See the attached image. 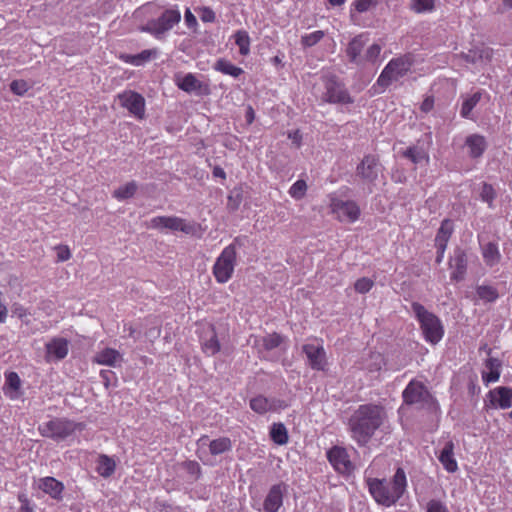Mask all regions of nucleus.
<instances>
[{"mask_svg":"<svg viewBox=\"0 0 512 512\" xmlns=\"http://www.w3.org/2000/svg\"><path fill=\"white\" fill-rule=\"evenodd\" d=\"M387 418L383 406L377 404L360 405L349 418V430L353 440L365 446Z\"/></svg>","mask_w":512,"mask_h":512,"instance_id":"obj_1","label":"nucleus"},{"mask_svg":"<svg viewBox=\"0 0 512 512\" xmlns=\"http://www.w3.org/2000/svg\"><path fill=\"white\" fill-rule=\"evenodd\" d=\"M367 486L373 499L384 507L395 505L407 491V476L403 468L398 467L390 480L369 478Z\"/></svg>","mask_w":512,"mask_h":512,"instance_id":"obj_2","label":"nucleus"},{"mask_svg":"<svg viewBox=\"0 0 512 512\" xmlns=\"http://www.w3.org/2000/svg\"><path fill=\"white\" fill-rule=\"evenodd\" d=\"M411 310L419 322L425 341L432 345L438 344L445 333L441 319L418 302L411 304Z\"/></svg>","mask_w":512,"mask_h":512,"instance_id":"obj_3","label":"nucleus"},{"mask_svg":"<svg viewBox=\"0 0 512 512\" xmlns=\"http://www.w3.org/2000/svg\"><path fill=\"white\" fill-rule=\"evenodd\" d=\"M85 425L66 418H54L39 425V433L43 437L50 438L56 442L67 440L77 431L81 432Z\"/></svg>","mask_w":512,"mask_h":512,"instance_id":"obj_4","label":"nucleus"},{"mask_svg":"<svg viewBox=\"0 0 512 512\" xmlns=\"http://www.w3.org/2000/svg\"><path fill=\"white\" fill-rule=\"evenodd\" d=\"M181 21L180 10L175 6L163 11L156 19L149 20L140 27L142 32L149 33L157 40H163L166 34Z\"/></svg>","mask_w":512,"mask_h":512,"instance_id":"obj_5","label":"nucleus"},{"mask_svg":"<svg viewBox=\"0 0 512 512\" xmlns=\"http://www.w3.org/2000/svg\"><path fill=\"white\" fill-rule=\"evenodd\" d=\"M383 170L379 157L374 154H367L356 166L355 175L365 185L367 193L371 194L379 177L383 175Z\"/></svg>","mask_w":512,"mask_h":512,"instance_id":"obj_6","label":"nucleus"},{"mask_svg":"<svg viewBox=\"0 0 512 512\" xmlns=\"http://www.w3.org/2000/svg\"><path fill=\"white\" fill-rule=\"evenodd\" d=\"M236 259V245L231 243L222 250L213 265V275L218 283L224 284L232 278Z\"/></svg>","mask_w":512,"mask_h":512,"instance_id":"obj_7","label":"nucleus"},{"mask_svg":"<svg viewBox=\"0 0 512 512\" xmlns=\"http://www.w3.org/2000/svg\"><path fill=\"white\" fill-rule=\"evenodd\" d=\"M325 92L322 100L332 104H352L353 98L345 88L344 84L339 82L335 76H327L324 78Z\"/></svg>","mask_w":512,"mask_h":512,"instance_id":"obj_8","label":"nucleus"},{"mask_svg":"<svg viewBox=\"0 0 512 512\" xmlns=\"http://www.w3.org/2000/svg\"><path fill=\"white\" fill-rule=\"evenodd\" d=\"M410 69V62L404 58H395L382 70L377 79V84L383 88L388 87L394 81H398L405 76Z\"/></svg>","mask_w":512,"mask_h":512,"instance_id":"obj_9","label":"nucleus"},{"mask_svg":"<svg viewBox=\"0 0 512 512\" xmlns=\"http://www.w3.org/2000/svg\"><path fill=\"white\" fill-rule=\"evenodd\" d=\"M148 228L157 230H170L181 231L186 234H192L195 231V226L192 223L177 216H157L153 217L149 223Z\"/></svg>","mask_w":512,"mask_h":512,"instance_id":"obj_10","label":"nucleus"},{"mask_svg":"<svg viewBox=\"0 0 512 512\" xmlns=\"http://www.w3.org/2000/svg\"><path fill=\"white\" fill-rule=\"evenodd\" d=\"M331 212L342 222H355L360 216V208L355 201L341 200L337 197H330Z\"/></svg>","mask_w":512,"mask_h":512,"instance_id":"obj_11","label":"nucleus"},{"mask_svg":"<svg viewBox=\"0 0 512 512\" xmlns=\"http://www.w3.org/2000/svg\"><path fill=\"white\" fill-rule=\"evenodd\" d=\"M249 406L257 414H266L284 410L288 407V403L277 397L257 395L250 400Z\"/></svg>","mask_w":512,"mask_h":512,"instance_id":"obj_12","label":"nucleus"},{"mask_svg":"<svg viewBox=\"0 0 512 512\" xmlns=\"http://www.w3.org/2000/svg\"><path fill=\"white\" fill-rule=\"evenodd\" d=\"M302 351L306 355L308 364L313 370H325L327 359L326 352L322 345L308 343L303 345Z\"/></svg>","mask_w":512,"mask_h":512,"instance_id":"obj_13","label":"nucleus"},{"mask_svg":"<svg viewBox=\"0 0 512 512\" xmlns=\"http://www.w3.org/2000/svg\"><path fill=\"white\" fill-rule=\"evenodd\" d=\"M287 488L285 483H278L271 486L264 499L263 509L266 512H279L283 505V498L287 493Z\"/></svg>","mask_w":512,"mask_h":512,"instance_id":"obj_14","label":"nucleus"},{"mask_svg":"<svg viewBox=\"0 0 512 512\" xmlns=\"http://www.w3.org/2000/svg\"><path fill=\"white\" fill-rule=\"evenodd\" d=\"M330 464L339 473H348L353 468L347 451L339 446H334L327 452Z\"/></svg>","mask_w":512,"mask_h":512,"instance_id":"obj_15","label":"nucleus"},{"mask_svg":"<svg viewBox=\"0 0 512 512\" xmlns=\"http://www.w3.org/2000/svg\"><path fill=\"white\" fill-rule=\"evenodd\" d=\"M121 104L131 114L138 118H143L145 112V100L142 95L133 91H127L119 95Z\"/></svg>","mask_w":512,"mask_h":512,"instance_id":"obj_16","label":"nucleus"},{"mask_svg":"<svg viewBox=\"0 0 512 512\" xmlns=\"http://www.w3.org/2000/svg\"><path fill=\"white\" fill-rule=\"evenodd\" d=\"M463 148L471 159H480L488 148L485 136L474 133L465 138Z\"/></svg>","mask_w":512,"mask_h":512,"instance_id":"obj_17","label":"nucleus"},{"mask_svg":"<svg viewBox=\"0 0 512 512\" xmlns=\"http://www.w3.org/2000/svg\"><path fill=\"white\" fill-rule=\"evenodd\" d=\"M37 487L52 499L60 501L63 499L64 484L54 477H42L37 482Z\"/></svg>","mask_w":512,"mask_h":512,"instance_id":"obj_18","label":"nucleus"},{"mask_svg":"<svg viewBox=\"0 0 512 512\" xmlns=\"http://www.w3.org/2000/svg\"><path fill=\"white\" fill-rule=\"evenodd\" d=\"M493 54L492 48L480 45L471 48L467 52H462L459 56L467 63L478 64L491 61Z\"/></svg>","mask_w":512,"mask_h":512,"instance_id":"obj_19","label":"nucleus"},{"mask_svg":"<svg viewBox=\"0 0 512 512\" xmlns=\"http://www.w3.org/2000/svg\"><path fill=\"white\" fill-rule=\"evenodd\" d=\"M429 393L425 386L416 381H411L403 391V399L407 404H417L426 401Z\"/></svg>","mask_w":512,"mask_h":512,"instance_id":"obj_20","label":"nucleus"},{"mask_svg":"<svg viewBox=\"0 0 512 512\" xmlns=\"http://www.w3.org/2000/svg\"><path fill=\"white\" fill-rule=\"evenodd\" d=\"M176 84L179 89L187 93L204 94L208 91L207 85L202 84L192 73L176 78Z\"/></svg>","mask_w":512,"mask_h":512,"instance_id":"obj_21","label":"nucleus"},{"mask_svg":"<svg viewBox=\"0 0 512 512\" xmlns=\"http://www.w3.org/2000/svg\"><path fill=\"white\" fill-rule=\"evenodd\" d=\"M197 443L201 447L208 445L209 453L213 456L221 455L232 449V441L228 437H220L209 441L207 436H202Z\"/></svg>","mask_w":512,"mask_h":512,"instance_id":"obj_22","label":"nucleus"},{"mask_svg":"<svg viewBox=\"0 0 512 512\" xmlns=\"http://www.w3.org/2000/svg\"><path fill=\"white\" fill-rule=\"evenodd\" d=\"M45 347L48 359L62 360L68 354L69 342L65 338L55 337Z\"/></svg>","mask_w":512,"mask_h":512,"instance_id":"obj_23","label":"nucleus"},{"mask_svg":"<svg viewBox=\"0 0 512 512\" xmlns=\"http://www.w3.org/2000/svg\"><path fill=\"white\" fill-rule=\"evenodd\" d=\"M490 402L493 406L508 409L512 406V388L497 387L489 392Z\"/></svg>","mask_w":512,"mask_h":512,"instance_id":"obj_24","label":"nucleus"},{"mask_svg":"<svg viewBox=\"0 0 512 512\" xmlns=\"http://www.w3.org/2000/svg\"><path fill=\"white\" fill-rule=\"evenodd\" d=\"M450 266L453 269L451 279L454 281H462L467 270V257L463 250L457 249L454 256L450 260Z\"/></svg>","mask_w":512,"mask_h":512,"instance_id":"obj_25","label":"nucleus"},{"mask_svg":"<svg viewBox=\"0 0 512 512\" xmlns=\"http://www.w3.org/2000/svg\"><path fill=\"white\" fill-rule=\"evenodd\" d=\"M438 460L447 472L454 473L458 470V464L454 457V443L452 440L445 443L438 455Z\"/></svg>","mask_w":512,"mask_h":512,"instance_id":"obj_26","label":"nucleus"},{"mask_svg":"<svg viewBox=\"0 0 512 512\" xmlns=\"http://www.w3.org/2000/svg\"><path fill=\"white\" fill-rule=\"evenodd\" d=\"M123 361L122 355L115 349L105 348L99 352L94 357V362L100 365H106L111 367L120 366Z\"/></svg>","mask_w":512,"mask_h":512,"instance_id":"obj_27","label":"nucleus"},{"mask_svg":"<svg viewBox=\"0 0 512 512\" xmlns=\"http://www.w3.org/2000/svg\"><path fill=\"white\" fill-rule=\"evenodd\" d=\"M367 37L363 34L355 36L346 48V54L349 57L350 62L361 63L362 57L361 52L367 43Z\"/></svg>","mask_w":512,"mask_h":512,"instance_id":"obj_28","label":"nucleus"},{"mask_svg":"<svg viewBox=\"0 0 512 512\" xmlns=\"http://www.w3.org/2000/svg\"><path fill=\"white\" fill-rule=\"evenodd\" d=\"M5 395L10 399H16L18 397V390L21 386L20 377L16 372H9L5 374Z\"/></svg>","mask_w":512,"mask_h":512,"instance_id":"obj_29","label":"nucleus"},{"mask_svg":"<svg viewBox=\"0 0 512 512\" xmlns=\"http://www.w3.org/2000/svg\"><path fill=\"white\" fill-rule=\"evenodd\" d=\"M156 55H157L156 49H152V50L147 49V50H143L139 54H135V55H131V54L122 55L121 59L124 62L129 63L131 65L141 66L145 62L149 61L152 57H155Z\"/></svg>","mask_w":512,"mask_h":512,"instance_id":"obj_30","label":"nucleus"},{"mask_svg":"<svg viewBox=\"0 0 512 512\" xmlns=\"http://www.w3.org/2000/svg\"><path fill=\"white\" fill-rule=\"evenodd\" d=\"M482 256L488 266H494L499 263L501 255L496 243L488 242L482 247Z\"/></svg>","mask_w":512,"mask_h":512,"instance_id":"obj_31","label":"nucleus"},{"mask_svg":"<svg viewBox=\"0 0 512 512\" xmlns=\"http://www.w3.org/2000/svg\"><path fill=\"white\" fill-rule=\"evenodd\" d=\"M403 157L409 159L413 164H419L422 161H429L428 153L423 147L413 145L402 152Z\"/></svg>","mask_w":512,"mask_h":512,"instance_id":"obj_32","label":"nucleus"},{"mask_svg":"<svg viewBox=\"0 0 512 512\" xmlns=\"http://www.w3.org/2000/svg\"><path fill=\"white\" fill-rule=\"evenodd\" d=\"M437 0H409V9L416 14H429L436 10Z\"/></svg>","mask_w":512,"mask_h":512,"instance_id":"obj_33","label":"nucleus"},{"mask_svg":"<svg viewBox=\"0 0 512 512\" xmlns=\"http://www.w3.org/2000/svg\"><path fill=\"white\" fill-rule=\"evenodd\" d=\"M214 70L221 72L226 75H230L234 78H238L241 74L244 73L243 69L235 66L230 61L220 58L214 64Z\"/></svg>","mask_w":512,"mask_h":512,"instance_id":"obj_34","label":"nucleus"},{"mask_svg":"<svg viewBox=\"0 0 512 512\" xmlns=\"http://www.w3.org/2000/svg\"><path fill=\"white\" fill-rule=\"evenodd\" d=\"M115 461L107 455H100L96 471L104 478L110 477L115 472Z\"/></svg>","mask_w":512,"mask_h":512,"instance_id":"obj_35","label":"nucleus"},{"mask_svg":"<svg viewBox=\"0 0 512 512\" xmlns=\"http://www.w3.org/2000/svg\"><path fill=\"white\" fill-rule=\"evenodd\" d=\"M270 437L277 445H285L289 440L287 428L283 423H274L271 426Z\"/></svg>","mask_w":512,"mask_h":512,"instance_id":"obj_36","label":"nucleus"},{"mask_svg":"<svg viewBox=\"0 0 512 512\" xmlns=\"http://www.w3.org/2000/svg\"><path fill=\"white\" fill-rule=\"evenodd\" d=\"M384 364L383 356L378 352H371L367 359L362 362V369L370 373L379 372Z\"/></svg>","mask_w":512,"mask_h":512,"instance_id":"obj_37","label":"nucleus"},{"mask_svg":"<svg viewBox=\"0 0 512 512\" xmlns=\"http://www.w3.org/2000/svg\"><path fill=\"white\" fill-rule=\"evenodd\" d=\"M137 188L138 186L135 181L127 182L126 184L120 186L113 192V197L119 201L129 199L134 196V194L137 191Z\"/></svg>","mask_w":512,"mask_h":512,"instance_id":"obj_38","label":"nucleus"},{"mask_svg":"<svg viewBox=\"0 0 512 512\" xmlns=\"http://www.w3.org/2000/svg\"><path fill=\"white\" fill-rule=\"evenodd\" d=\"M235 44L239 47V53L247 56L250 53V37L245 30H238L234 34Z\"/></svg>","mask_w":512,"mask_h":512,"instance_id":"obj_39","label":"nucleus"},{"mask_svg":"<svg viewBox=\"0 0 512 512\" xmlns=\"http://www.w3.org/2000/svg\"><path fill=\"white\" fill-rule=\"evenodd\" d=\"M481 92H475L470 97L464 100L462 103V107L460 110V115L463 118L470 119L471 118V112L474 109V107L479 103L481 100Z\"/></svg>","mask_w":512,"mask_h":512,"instance_id":"obj_40","label":"nucleus"},{"mask_svg":"<svg viewBox=\"0 0 512 512\" xmlns=\"http://www.w3.org/2000/svg\"><path fill=\"white\" fill-rule=\"evenodd\" d=\"M476 293L479 297V299L483 300L484 302H495L498 297V291L493 286L489 285H480L476 288Z\"/></svg>","mask_w":512,"mask_h":512,"instance_id":"obj_41","label":"nucleus"},{"mask_svg":"<svg viewBox=\"0 0 512 512\" xmlns=\"http://www.w3.org/2000/svg\"><path fill=\"white\" fill-rule=\"evenodd\" d=\"M453 232L452 221L445 219L442 221L440 228L435 237V242H446L448 243Z\"/></svg>","mask_w":512,"mask_h":512,"instance_id":"obj_42","label":"nucleus"},{"mask_svg":"<svg viewBox=\"0 0 512 512\" xmlns=\"http://www.w3.org/2000/svg\"><path fill=\"white\" fill-rule=\"evenodd\" d=\"M202 349L208 356H213L220 350V343L215 332L211 331V336L202 342Z\"/></svg>","mask_w":512,"mask_h":512,"instance_id":"obj_43","label":"nucleus"},{"mask_svg":"<svg viewBox=\"0 0 512 512\" xmlns=\"http://www.w3.org/2000/svg\"><path fill=\"white\" fill-rule=\"evenodd\" d=\"M306 191H307L306 182L302 179H299L294 184H292L288 193L293 199L301 200L302 198H304Z\"/></svg>","mask_w":512,"mask_h":512,"instance_id":"obj_44","label":"nucleus"},{"mask_svg":"<svg viewBox=\"0 0 512 512\" xmlns=\"http://www.w3.org/2000/svg\"><path fill=\"white\" fill-rule=\"evenodd\" d=\"M324 32L321 30L314 31L309 34H305L301 37V45L303 47H312L322 40Z\"/></svg>","mask_w":512,"mask_h":512,"instance_id":"obj_45","label":"nucleus"},{"mask_svg":"<svg viewBox=\"0 0 512 512\" xmlns=\"http://www.w3.org/2000/svg\"><path fill=\"white\" fill-rule=\"evenodd\" d=\"M495 197H496V192H495L494 188L492 187V185H490L488 183H483L482 189L480 192V199L483 202H486L489 205V207H492Z\"/></svg>","mask_w":512,"mask_h":512,"instance_id":"obj_46","label":"nucleus"},{"mask_svg":"<svg viewBox=\"0 0 512 512\" xmlns=\"http://www.w3.org/2000/svg\"><path fill=\"white\" fill-rule=\"evenodd\" d=\"M283 337L280 334L272 333L263 338V346L266 350H273L281 345Z\"/></svg>","mask_w":512,"mask_h":512,"instance_id":"obj_47","label":"nucleus"},{"mask_svg":"<svg viewBox=\"0 0 512 512\" xmlns=\"http://www.w3.org/2000/svg\"><path fill=\"white\" fill-rule=\"evenodd\" d=\"M374 285V282L370 279V278H367V277H363V278H360L358 279L356 282H355V290L359 293H367L371 290V288L373 287Z\"/></svg>","mask_w":512,"mask_h":512,"instance_id":"obj_48","label":"nucleus"},{"mask_svg":"<svg viewBox=\"0 0 512 512\" xmlns=\"http://www.w3.org/2000/svg\"><path fill=\"white\" fill-rule=\"evenodd\" d=\"M10 89L16 95H24L28 91L29 85L24 80H14L10 84Z\"/></svg>","mask_w":512,"mask_h":512,"instance_id":"obj_49","label":"nucleus"},{"mask_svg":"<svg viewBox=\"0 0 512 512\" xmlns=\"http://www.w3.org/2000/svg\"><path fill=\"white\" fill-rule=\"evenodd\" d=\"M379 1L380 0H355L354 7L358 12L363 13L368 11L371 7L376 6Z\"/></svg>","mask_w":512,"mask_h":512,"instance_id":"obj_50","label":"nucleus"},{"mask_svg":"<svg viewBox=\"0 0 512 512\" xmlns=\"http://www.w3.org/2000/svg\"><path fill=\"white\" fill-rule=\"evenodd\" d=\"M199 16L204 23H213L216 20L215 12L206 6L199 9Z\"/></svg>","mask_w":512,"mask_h":512,"instance_id":"obj_51","label":"nucleus"},{"mask_svg":"<svg viewBox=\"0 0 512 512\" xmlns=\"http://www.w3.org/2000/svg\"><path fill=\"white\" fill-rule=\"evenodd\" d=\"M381 47L378 44H372L366 50L364 59L369 62H374L380 55Z\"/></svg>","mask_w":512,"mask_h":512,"instance_id":"obj_52","label":"nucleus"},{"mask_svg":"<svg viewBox=\"0 0 512 512\" xmlns=\"http://www.w3.org/2000/svg\"><path fill=\"white\" fill-rule=\"evenodd\" d=\"M427 512H449V510L444 503L433 499L427 503Z\"/></svg>","mask_w":512,"mask_h":512,"instance_id":"obj_53","label":"nucleus"},{"mask_svg":"<svg viewBox=\"0 0 512 512\" xmlns=\"http://www.w3.org/2000/svg\"><path fill=\"white\" fill-rule=\"evenodd\" d=\"M57 251V261L64 262L71 258V252L68 246L66 245H58L55 247Z\"/></svg>","mask_w":512,"mask_h":512,"instance_id":"obj_54","label":"nucleus"},{"mask_svg":"<svg viewBox=\"0 0 512 512\" xmlns=\"http://www.w3.org/2000/svg\"><path fill=\"white\" fill-rule=\"evenodd\" d=\"M500 377V371L498 369H492L489 373H483L482 379L486 384L498 381Z\"/></svg>","mask_w":512,"mask_h":512,"instance_id":"obj_55","label":"nucleus"},{"mask_svg":"<svg viewBox=\"0 0 512 512\" xmlns=\"http://www.w3.org/2000/svg\"><path fill=\"white\" fill-rule=\"evenodd\" d=\"M13 314L21 320H24L30 313L26 308L20 304H15L13 307Z\"/></svg>","mask_w":512,"mask_h":512,"instance_id":"obj_56","label":"nucleus"},{"mask_svg":"<svg viewBox=\"0 0 512 512\" xmlns=\"http://www.w3.org/2000/svg\"><path fill=\"white\" fill-rule=\"evenodd\" d=\"M184 20L189 28H194L197 26V19L194 16V14L190 11V9H186L184 14Z\"/></svg>","mask_w":512,"mask_h":512,"instance_id":"obj_57","label":"nucleus"},{"mask_svg":"<svg viewBox=\"0 0 512 512\" xmlns=\"http://www.w3.org/2000/svg\"><path fill=\"white\" fill-rule=\"evenodd\" d=\"M288 138L291 139L292 143L295 144L297 147L300 146L302 135L299 130L289 132Z\"/></svg>","mask_w":512,"mask_h":512,"instance_id":"obj_58","label":"nucleus"},{"mask_svg":"<svg viewBox=\"0 0 512 512\" xmlns=\"http://www.w3.org/2000/svg\"><path fill=\"white\" fill-rule=\"evenodd\" d=\"M100 377L102 378L105 386L107 387L111 379L114 377V372H112L111 370H101Z\"/></svg>","mask_w":512,"mask_h":512,"instance_id":"obj_59","label":"nucleus"},{"mask_svg":"<svg viewBox=\"0 0 512 512\" xmlns=\"http://www.w3.org/2000/svg\"><path fill=\"white\" fill-rule=\"evenodd\" d=\"M434 106L433 98L427 97L421 104V110L425 113L430 112Z\"/></svg>","mask_w":512,"mask_h":512,"instance_id":"obj_60","label":"nucleus"},{"mask_svg":"<svg viewBox=\"0 0 512 512\" xmlns=\"http://www.w3.org/2000/svg\"><path fill=\"white\" fill-rule=\"evenodd\" d=\"M486 366L492 370V369H498L500 367V362L495 358H489L486 362Z\"/></svg>","mask_w":512,"mask_h":512,"instance_id":"obj_61","label":"nucleus"},{"mask_svg":"<svg viewBox=\"0 0 512 512\" xmlns=\"http://www.w3.org/2000/svg\"><path fill=\"white\" fill-rule=\"evenodd\" d=\"M213 176L221 179H226V173L223 168L215 166L213 169Z\"/></svg>","mask_w":512,"mask_h":512,"instance_id":"obj_62","label":"nucleus"},{"mask_svg":"<svg viewBox=\"0 0 512 512\" xmlns=\"http://www.w3.org/2000/svg\"><path fill=\"white\" fill-rule=\"evenodd\" d=\"M435 246L437 248L438 254H444L445 250L447 248V243L446 242H435Z\"/></svg>","mask_w":512,"mask_h":512,"instance_id":"obj_63","label":"nucleus"},{"mask_svg":"<svg viewBox=\"0 0 512 512\" xmlns=\"http://www.w3.org/2000/svg\"><path fill=\"white\" fill-rule=\"evenodd\" d=\"M502 5L504 9H512V0H503Z\"/></svg>","mask_w":512,"mask_h":512,"instance_id":"obj_64","label":"nucleus"}]
</instances>
